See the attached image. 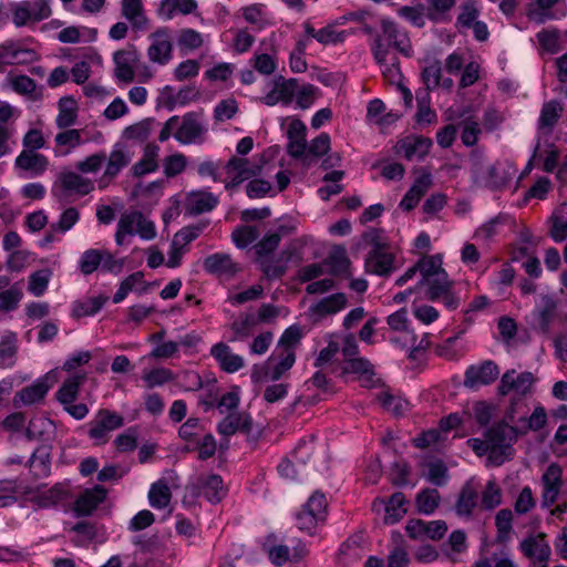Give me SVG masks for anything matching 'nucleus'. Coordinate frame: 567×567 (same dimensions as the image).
<instances>
[{"mask_svg": "<svg viewBox=\"0 0 567 567\" xmlns=\"http://www.w3.org/2000/svg\"><path fill=\"white\" fill-rule=\"evenodd\" d=\"M381 32L375 33L371 44V51L375 62L384 65L388 56H391L390 49L394 48L404 56H411L412 45L406 33L401 32L394 21L383 18L380 21Z\"/></svg>", "mask_w": 567, "mask_h": 567, "instance_id": "f257e3e1", "label": "nucleus"}, {"mask_svg": "<svg viewBox=\"0 0 567 567\" xmlns=\"http://www.w3.org/2000/svg\"><path fill=\"white\" fill-rule=\"evenodd\" d=\"M519 429L512 426L505 421H499L484 431V437L491 450V461L502 465L514 455L513 444L517 441Z\"/></svg>", "mask_w": 567, "mask_h": 567, "instance_id": "f03ea898", "label": "nucleus"}, {"mask_svg": "<svg viewBox=\"0 0 567 567\" xmlns=\"http://www.w3.org/2000/svg\"><path fill=\"white\" fill-rule=\"evenodd\" d=\"M328 515L326 495L316 491L296 513V525L299 530L315 535L317 527L323 525Z\"/></svg>", "mask_w": 567, "mask_h": 567, "instance_id": "7ed1b4c3", "label": "nucleus"}, {"mask_svg": "<svg viewBox=\"0 0 567 567\" xmlns=\"http://www.w3.org/2000/svg\"><path fill=\"white\" fill-rule=\"evenodd\" d=\"M471 163L472 178L480 187L497 189L505 186L511 178L498 164L484 165L483 157L478 153L472 154Z\"/></svg>", "mask_w": 567, "mask_h": 567, "instance_id": "20e7f679", "label": "nucleus"}, {"mask_svg": "<svg viewBox=\"0 0 567 567\" xmlns=\"http://www.w3.org/2000/svg\"><path fill=\"white\" fill-rule=\"evenodd\" d=\"M93 189L94 184L91 179L72 171H63L58 175L51 192L53 197L59 202H63L72 194L85 196Z\"/></svg>", "mask_w": 567, "mask_h": 567, "instance_id": "39448f33", "label": "nucleus"}, {"mask_svg": "<svg viewBox=\"0 0 567 567\" xmlns=\"http://www.w3.org/2000/svg\"><path fill=\"white\" fill-rule=\"evenodd\" d=\"M124 425V417L109 409H100L89 423V437L95 445H104L110 440V433Z\"/></svg>", "mask_w": 567, "mask_h": 567, "instance_id": "423d86ee", "label": "nucleus"}, {"mask_svg": "<svg viewBox=\"0 0 567 567\" xmlns=\"http://www.w3.org/2000/svg\"><path fill=\"white\" fill-rule=\"evenodd\" d=\"M275 360L276 355L274 353L264 364H255L251 370V380L256 383L264 379H270L272 381L279 380L292 368L296 355L293 350L282 349L278 354V362L272 364Z\"/></svg>", "mask_w": 567, "mask_h": 567, "instance_id": "0eeeda50", "label": "nucleus"}, {"mask_svg": "<svg viewBox=\"0 0 567 567\" xmlns=\"http://www.w3.org/2000/svg\"><path fill=\"white\" fill-rule=\"evenodd\" d=\"M52 14L49 0H25L17 3L12 10V22L17 28L38 23Z\"/></svg>", "mask_w": 567, "mask_h": 567, "instance_id": "6e6552de", "label": "nucleus"}, {"mask_svg": "<svg viewBox=\"0 0 567 567\" xmlns=\"http://www.w3.org/2000/svg\"><path fill=\"white\" fill-rule=\"evenodd\" d=\"M208 132L204 122L203 114L198 112H188L183 118L179 127L174 133V137L181 144H202L206 140Z\"/></svg>", "mask_w": 567, "mask_h": 567, "instance_id": "1a4fd4ad", "label": "nucleus"}, {"mask_svg": "<svg viewBox=\"0 0 567 567\" xmlns=\"http://www.w3.org/2000/svg\"><path fill=\"white\" fill-rule=\"evenodd\" d=\"M499 369L492 360L483 361L480 364L470 365L464 373V386L477 389L482 385H488L497 380Z\"/></svg>", "mask_w": 567, "mask_h": 567, "instance_id": "9d476101", "label": "nucleus"}, {"mask_svg": "<svg viewBox=\"0 0 567 567\" xmlns=\"http://www.w3.org/2000/svg\"><path fill=\"white\" fill-rule=\"evenodd\" d=\"M152 41L147 49V55L151 62L159 65L167 64L173 56V44L168 28H159L151 33Z\"/></svg>", "mask_w": 567, "mask_h": 567, "instance_id": "9b49d317", "label": "nucleus"}, {"mask_svg": "<svg viewBox=\"0 0 567 567\" xmlns=\"http://www.w3.org/2000/svg\"><path fill=\"white\" fill-rule=\"evenodd\" d=\"M364 267L369 274L388 277L398 269L395 255L390 247L371 249L365 258Z\"/></svg>", "mask_w": 567, "mask_h": 567, "instance_id": "f8f14e48", "label": "nucleus"}, {"mask_svg": "<svg viewBox=\"0 0 567 567\" xmlns=\"http://www.w3.org/2000/svg\"><path fill=\"white\" fill-rule=\"evenodd\" d=\"M406 534L413 539H441L447 532L444 520L424 522L422 519H410L405 526Z\"/></svg>", "mask_w": 567, "mask_h": 567, "instance_id": "ddd939ff", "label": "nucleus"}, {"mask_svg": "<svg viewBox=\"0 0 567 567\" xmlns=\"http://www.w3.org/2000/svg\"><path fill=\"white\" fill-rule=\"evenodd\" d=\"M561 475L563 470L557 463L549 464L544 472L542 476L544 506H551L557 501L563 485Z\"/></svg>", "mask_w": 567, "mask_h": 567, "instance_id": "4468645a", "label": "nucleus"}, {"mask_svg": "<svg viewBox=\"0 0 567 567\" xmlns=\"http://www.w3.org/2000/svg\"><path fill=\"white\" fill-rule=\"evenodd\" d=\"M534 381L535 379L532 372L525 371L516 374L515 370H508L501 378V382L497 388L498 394L507 395L509 392L515 391L516 393L524 395L530 390Z\"/></svg>", "mask_w": 567, "mask_h": 567, "instance_id": "2eb2a0df", "label": "nucleus"}, {"mask_svg": "<svg viewBox=\"0 0 567 567\" xmlns=\"http://www.w3.org/2000/svg\"><path fill=\"white\" fill-rule=\"evenodd\" d=\"M557 308L558 302L554 297L549 295H543L540 297L532 312L533 320L538 331L545 334L549 332L550 324L556 318Z\"/></svg>", "mask_w": 567, "mask_h": 567, "instance_id": "dca6fc26", "label": "nucleus"}, {"mask_svg": "<svg viewBox=\"0 0 567 567\" xmlns=\"http://www.w3.org/2000/svg\"><path fill=\"white\" fill-rule=\"evenodd\" d=\"M132 158L133 152L124 143L114 144L109 157H106V166L101 181L115 178L123 168L130 165Z\"/></svg>", "mask_w": 567, "mask_h": 567, "instance_id": "f3484780", "label": "nucleus"}, {"mask_svg": "<svg viewBox=\"0 0 567 567\" xmlns=\"http://www.w3.org/2000/svg\"><path fill=\"white\" fill-rule=\"evenodd\" d=\"M522 553L538 563L542 567H547V563L550 556V547L546 542V536L539 533L535 536H528L522 540L520 545Z\"/></svg>", "mask_w": 567, "mask_h": 567, "instance_id": "a211bd4d", "label": "nucleus"}, {"mask_svg": "<svg viewBox=\"0 0 567 567\" xmlns=\"http://www.w3.org/2000/svg\"><path fill=\"white\" fill-rule=\"evenodd\" d=\"M432 141L427 137L409 135L395 145V152L402 154L408 161L423 158L430 151Z\"/></svg>", "mask_w": 567, "mask_h": 567, "instance_id": "6ab92c4d", "label": "nucleus"}, {"mask_svg": "<svg viewBox=\"0 0 567 567\" xmlns=\"http://www.w3.org/2000/svg\"><path fill=\"white\" fill-rule=\"evenodd\" d=\"M307 127L301 120H292L287 131L288 144L287 153L296 159H302L306 155L307 140H306Z\"/></svg>", "mask_w": 567, "mask_h": 567, "instance_id": "aec40b11", "label": "nucleus"}, {"mask_svg": "<svg viewBox=\"0 0 567 567\" xmlns=\"http://www.w3.org/2000/svg\"><path fill=\"white\" fill-rule=\"evenodd\" d=\"M106 489L101 485L85 489L74 502L73 511L76 516H89L104 502Z\"/></svg>", "mask_w": 567, "mask_h": 567, "instance_id": "412c9836", "label": "nucleus"}, {"mask_svg": "<svg viewBox=\"0 0 567 567\" xmlns=\"http://www.w3.org/2000/svg\"><path fill=\"white\" fill-rule=\"evenodd\" d=\"M252 427V419L245 412L229 413L218 424L217 432L224 437L234 435L236 432L249 434Z\"/></svg>", "mask_w": 567, "mask_h": 567, "instance_id": "4be33fe9", "label": "nucleus"}, {"mask_svg": "<svg viewBox=\"0 0 567 567\" xmlns=\"http://www.w3.org/2000/svg\"><path fill=\"white\" fill-rule=\"evenodd\" d=\"M121 14L130 22L133 30H147L150 20L142 0H121Z\"/></svg>", "mask_w": 567, "mask_h": 567, "instance_id": "5701e85b", "label": "nucleus"}, {"mask_svg": "<svg viewBox=\"0 0 567 567\" xmlns=\"http://www.w3.org/2000/svg\"><path fill=\"white\" fill-rule=\"evenodd\" d=\"M14 166L29 172L31 176H40L47 171L49 159L43 154L33 152V150H23L17 156Z\"/></svg>", "mask_w": 567, "mask_h": 567, "instance_id": "b1692460", "label": "nucleus"}, {"mask_svg": "<svg viewBox=\"0 0 567 567\" xmlns=\"http://www.w3.org/2000/svg\"><path fill=\"white\" fill-rule=\"evenodd\" d=\"M210 354L227 373H235L245 364L243 357L231 352L229 346L224 342L214 344Z\"/></svg>", "mask_w": 567, "mask_h": 567, "instance_id": "393cba45", "label": "nucleus"}, {"mask_svg": "<svg viewBox=\"0 0 567 567\" xmlns=\"http://www.w3.org/2000/svg\"><path fill=\"white\" fill-rule=\"evenodd\" d=\"M312 452V443H299L292 454L296 463L288 458L282 460L278 465L279 474L285 478L295 480L297 477L296 464L305 465Z\"/></svg>", "mask_w": 567, "mask_h": 567, "instance_id": "a878e982", "label": "nucleus"}, {"mask_svg": "<svg viewBox=\"0 0 567 567\" xmlns=\"http://www.w3.org/2000/svg\"><path fill=\"white\" fill-rule=\"evenodd\" d=\"M203 267L206 272L216 276H233L239 270L230 255L225 252H216L207 256L203 261Z\"/></svg>", "mask_w": 567, "mask_h": 567, "instance_id": "bb28decb", "label": "nucleus"}, {"mask_svg": "<svg viewBox=\"0 0 567 567\" xmlns=\"http://www.w3.org/2000/svg\"><path fill=\"white\" fill-rule=\"evenodd\" d=\"M47 380V378H42L16 393L13 399L14 406L20 408L21 404L31 405L42 401L50 389Z\"/></svg>", "mask_w": 567, "mask_h": 567, "instance_id": "cd10ccee", "label": "nucleus"}, {"mask_svg": "<svg viewBox=\"0 0 567 567\" xmlns=\"http://www.w3.org/2000/svg\"><path fill=\"white\" fill-rule=\"evenodd\" d=\"M218 204V198L206 190H194L187 195L186 209L190 215H199L213 210Z\"/></svg>", "mask_w": 567, "mask_h": 567, "instance_id": "c85d7f7f", "label": "nucleus"}, {"mask_svg": "<svg viewBox=\"0 0 567 567\" xmlns=\"http://www.w3.org/2000/svg\"><path fill=\"white\" fill-rule=\"evenodd\" d=\"M293 250L286 248L284 249L276 260H260V268L264 275L270 279L281 278L288 270V264L291 260Z\"/></svg>", "mask_w": 567, "mask_h": 567, "instance_id": "c756f323", "label": "nucleus"}, {"mask_svg": "<svg viewBox=\"0 0 567 567\" xmlns=\"http://www.w3.org/2000/svg\"><path fill=\"white\" fill-rule=\"evenodd\" d=\"M85 373L73 374L66 378L55 393L56 400L62 405H69V403H73L78 399L80 389L85 382Z\"/></svg>", "mask_w": 567, "mask_h": 567, "instance_id": "7c9ffc66", "label": "nucleus"}, {"mask_svg": "<svg viewBox=\"0 0 567 567\" xmlns=\"http://www.w3.org/2000/svg\"><path fill=\"white\" fill-rule=\"evenodd\" d=\"M197 8L196 0H162L157 14L164 20L173 19L177 13L189 14Z\"/></svg>", "mask_w": 567, "mask_h": 567, "instance_id": "2f4dec72", "label": "nucleus"}, {"mask_svg": "<svg viewBox=\"0 0 567 567\" xmlns=\"http://www.w3.org/2000/svg\"><path fill=\"white\" fill-rule=\"evenodd\" d=\"M384 505V523L388 525L396 524L406 513V498L403 493L396 492L391 495L388 502H382Z\"/></svg>", "mask_w": 567, "mask_h": 567, "instance_id": "473e14b6", "label": "nucleus"}, {"mask_svg": "<svg viewBox=\"0 0 567 567\" xmlns=\"http://www.w3.org/2000/svg\"><path fill=\"white\" fill-rule=\"evenodd\" d=\"M34 51L21 49L13 41H6L0 44V62L6 64L20 63L33 60Z\"/></svg>", "mask_w": 567, "mask_h": 567, "instance_id": "72a5a7b5", "label": "nucleus"}, {"mask_svg": "<svg viewBox=\"0 0 567 567\" xmlns=\"http://www.w3.org/2000/svg\"><path fill=\"white\" fill-rule=\"evenodd\" d=\"M423 63L421 76L427 92L441 85L442 63L434 56H426Z\"/></svg>", "mask_w": 567, "mask_h": 567, "instance_id": "f704fd0d", "label": "nucleus"}, {"mask_svg": "<svg viewBox=\"0 0 567 567\" xmlns=\"http://www.w3.org/2000/svg\"><path fill=\"white\" fill-rule=\"evenodd\" d=\"M347 306V297L342 292L333 293L329 297L322 298L316 305L311 306V311L313 315H318L320 317L334 315Z\"/></svg>", "mask_w": 567, "mask_h": 567, "instance_id": "c9c22d12", "label": "nucleus"}, {"mask_svg": "<svg viewBox=\"0 0 567 567\" xmlns=\"http://www.w3.org/2000/svg\"><path fill=\"white\" fill-rule=\"evenodd\" d=\"M202 492L210 503H219L226 495L223 478L217 474L202 476L199 478Z\"/></svg>", "mask_w": 567, "mask_h": 567, "instance_id": "e433bc0d", "label": "nucleus"}, {"mask_svg": "<svg viewBox=\"0 0 567 567\" xmlns=\"http://www.w3.org/2000/svg\"><path fill=\"white\" fill-rule=\"evenodd\" d=\"M68 497V489L64 484L56 483L51 488L37 492V494L33 496L32 501L34 504H37L39 507H51L55 506L61 501L65 499Z\"/></svg>", "mask_w": 567, "mask_h": 567, "instance_id": "4c0bfd02", "label": "nucleus"}, {"mask_svg": "<svg viewBox=\"0 0 567 567\" xmlns=\"http://www.w3.org/2000/svg\"><path fill=\"white\" fill-rule=\"evenodd\" d=\"M58 105L56 126L59 128H66L75 124L78 117L76 101L72 96H63L59 100Z\"/></svg>", "mask_w": 567, "mask_h": 567, "instance_id": "58836bf2", "label": "nucleus"}, {"mask_svg": "<svg viewBox=\"0 0 567 567\" xmlns=\"http://www.w3.org/2000/svg\"><path fill=\"white\" fill-rule=\"evenodd\" d=\"M29 467L35 478L47 477L50 474L51 462L48 447H38L29 458Z\"/></svg>", "mask_w": 567, "mask_h": 567, "instance_id": "ea45409f", "label": "nucleus"}, {"mask_svg": "<svg viewBox=\"0 0 567 567\" xmlns=\"http://www.w3.org/2000/svg\"><path fill=\"white\" fill-rule=\"evenodd\" d=\"M549 235L556 243L567 239V204H561L550 216Z\"/></svg>", "mask_w": 567, "mask_h": 567, "instance_id": "a19ab883", "label": "nucleus"}, {"mask_svg": "<svg viewBox=\"0 0 567 567\" xmlns=\"http://www.w3.org/2000/svg\"><path fill=\"white\" fill-rule=\"evenodd\" d=\"M477 505V492L476 489L470 484L466 483L457 497L456 504H455V511L458 516H466L470 517L473 513V509Z\"/></svg>", "mask_w": 567, "mask_h": 567, "instance_id": "79ce46f5", "label": "nucleus"}, {"mask_svg": "<svg viewBox=\"0 0 567 567\" xmlns=\"http://www.w3.org/2000/svg\"><path fill=\"white\" fill-rule=\"evenodd\" d=\"M228 174H235L244 179H250L260 174L261 167L250 165L247 158L231 156L225 165Z\"/></svg>", "mask_w": 567, "mask_h": 567, "instance_id": "37998d69", "label": "nucleus"}, {"mask_svg": "<svg viewBox=\"0 0 567 567\" xmlns=\"http://www.w3.org/2000/svg\"><path fill=\"white\" fill-rule=\"evenodd\" d=\"M416 265L421 274V279L417 281L416 288L423 287L429 279L437 276L439 271H445L442 268V259L437 255L420 259Z\"/></svg>", "mask_w": 567, "mask_h": 567, "instance_id": "c03bdc74", "label": "nucleus"}, {"mask_svg": "<svg viewBox=\"0 0 567 567\" xmlns=\"http://www.w3.org/2000/svg\"><path fill=\"white\" fill-rule=\"evenodd\" d=\"M453 281L449 279L446 271H439V275L429 279L424 286L426 289V298L431 301L439 300L443 293L452 288Z\"/></svg>", "mask_w": 567, "mask_h": 567, "instance_id": "a18cd8bd", "label": "nucleus"}, {"mask_svg": "<svg viewBox=\"0 0 567 567\" xmlns=\"http://www.w3.org/2000/svg\"><path fill=\"white\" fill-rule=\"evenodd\" d=\"M330 142L328 133H320L309 145L307 144L306 155L302 157L303 163L310 165L313 158L328 154Z\"/></svg>", "mask_w": 567, "mask_h": 567, "instance_id": "49530a36", "label": "nucleus"}, {"mask_svg": "<svg viewBox=\"0 0 567 567\" xmlns=\"http://www.w3.org/2000/svg\"><path fill=\"white\" fill-rule=\"evenodd\" d=\"M17 351V336L14 333L3 336L0 341V368L13 367Z\"/></svg>", "mask_w": 567, "mask_h": 567, "instance_id": "de8ad7c7", "label": "nucleus"}, {"mask_svg": "<svg viewBox=\"0 0 567 567\" xmlns=\"http://www.w3.org/2000/svg\"><path fill=\"white\" fill-rule=\"evenodd\" d=\"M561 112L563 107L557 101H549L544 103L538 120L539 130L547 128L550 131L560 117Z\"/></svg>", "mask_w": 567, "mask_h": 567, "instance_id": "09e8293b", "label": "nucleus"}, {"mask_svg": "<svg viewBox=\"0 0 567 567\" xmlns=\"http://www.w3.org/2000/svg\"><path fill=\"white\" fill-rule=\"evenodd\" d=\"M378 401L384 410L391 412L395 416H401L409 410V402L405 399L393 395L388 391L379 393Z\"/></svg>", "mask_w": 567, "mask_h": 567, "instance_id": "8fccbe9b", "label": "nucleus"}, {"mask_svg": "<svg viewBox=\"0 0 567 567\" xmlns=\"http://www.w3.org/2000/svg\"><path fill=\"white\" fill-rule=\"evenodd\" d=\"M257 324L256 317L254 315H246L238 320H235L230 329L233 337L229 339L230 342L244 341L251 336L254 327Z\"/></svg>", "mask_w": 567, "mask_h": 567, "instance_id": "3c124183", "label": "nucleus"}, {"mask_svg": "<svg viewBox=\"0 0 567 567\" xmlns=\"http://www.w3.org/2000/svg\"><path fill=\"white\" fill-rule=\"evenodd\" d=\"M106 300V297L97 296L75 302L72 308V316L76 318L94 316L102 309Z\"/></svg>", "mask_w": 567, "mask_h": 567, "instance_id": "603ef678", "label": "nucleus"}, {"mask_svg": "<svg viewBox=\"0 0 567 567\" xmlns=\"http://www.w3.org/2000/svg\"><path fill=\"white\" fill-rule=\"evenodd\" d=\"M547 415L543 406H536L529 417L522 415L518 417V422L522 424L519 434H525L528 431H539L546 424Z\"/></svg>", "mask_w": 567, "mask_h": 567, "instance_id": "864d4df0", "label": "nucleus"}, {"mask_svg": "<svg viewBox=\"0 0 567 567\" xmlns=\"http://www.w3.org/2000/svg\"><path fill=\"white\" fill-rule=\"evenodd\" d=\"M171 491L164 481L154 483L148 492V501L152 507L162 509L171 502Z\"/></svg>", "mask_w": 567, "mask_h": 567, "instance_id": "5fc2aeb1", "label": "nucleus"}, {"mask_svg": "<svg viewBox=\"0 0 567 567\" xmlns=\"http://www.w3.org/2000/svg\"><path fill=\"white\" fill-rule=\"evenodd\" d=\"M154 118H144L135 124L127 126L123 131V137L136 142H145L152 132Z\"/></svg>", "mask_w": 567, "mask_h": 567, "instance_id": "6e6d98bb", "label": "nucleus"}, {"mask_svg": "<svg viewBox=\"0 0 567 567\" xmlns=\"http://www.w3.org/2000/svg\"><path fill=\"white\" fill-rule=\"evenodd\" d=\"M208 226V221H198L193 225H188L183 227L174 235V245H181L184 248H187L188 244L195 240Z\"/></svg>", "mask_w": 567, "mask_h": 567, "instance_id": "4d7b16f0", "label": "nucleus"}, {"mask_svg": "<svg viewBox=\"0 0 567 567\" xmlns=\"http://www.w3.org/2000/svg\"><path fill=\"white\" fill-rule=\"evenodd\" d=\"M250 65L261 75H270L277 68L275 54L256 50L250 59Z\"/></svg>", "mask_w": 567, "mask_h": 567, "instance_id": "13d9d810", "label": "nucleus"}, {"mask_svg": "<svg viewBox=\"0 0 567 567\" xmlns=\"http://www.w3.org/2000/svg\"><path fill=\"white\" fill-rule=\"evenodd\" d=\"M416 507L420 513L430 515L434 513L440 503V494L434 488H424L416 495Z\"/></svg>", "mask_w": 567, "mask_h": 567, "instance_id": "bf43d9fd", "label": "nucleus"}, {"mask_svg": "<svg viewBox=\"0 0 567 567\" xmlns=\"http://www.w3.org/2000/svg\"><path fill=\"white\" fill-rule=\"evenodd\" d=\"M23 297L19 284L11 285L8 289L0 292V311L10 312L18 308Z\"/></svg>", "mask_w": 567, "mask_h": 567, "instance_id": "052dcab7", "label": "nucleus"}, {"mask_svg": "<svg viewBox=\"0 0 567 567\" xmlns=\"http://www.w3.org/2000/svg\"><path fill=\"white\" fill-rule=\"evenodd\" d=\"M103 260L102 249H87L85 250L79 261L80 270L83 275L87 276L93 274L100 267Z\"/></svg>", "mask_w": 567, "mask_h": 567, "instance_id": "680f3d73", "label": "nucleus"}, {"mask_svg": "<svg viewBox=\"0 0 567 567\" xmlns=\"http://www.w3.org/2000/svg\"><path fill=\"white\" fill-rule=\"evenodd\" d=\"M502 503V492L499 486L494 480L486 483L482 493V508L492 511Z\"/></svg>", "mask_w": 567, "mask_h": 567, "instance_id": "e2e57ef3", "label": "nucleus"}, {"mask_svg": "<svg viewBox=\"0 0 567 567\" xmlns=\"http://www.w3.org/2000/svg\"><path fill=\"white\" fill-rule=\"evenodd\" d=\"M427 467L426 480L436 486H443L449 480L446 465L441 460H434L425 465Z\"/></svg>", "mask_w": 567, "mask_h": 567, "instance_id": "0e129e2a", "label": "nucleus"}, {"mask_svg": "<svg viewBox=\"0 0 567 567\" xmlns=\"http://www.w3.org/2000/svg\"><path fill=\"white\" fill-rule=\"evenodd\" d=\"M460 126L462 128V143L467 147L474 146L477 143L478 136L482 132L478 122L473 117H466L461 122Z\"/></svg>", "mask_w": 567, "mask_h": 567, "instance_id": "69168bd1", "label": "nucleus"}, {"mask_svg": "<svg viewBox=\"0 0 567 567\" xmlns=\"http://www.w3.org/2000/svg\"><path fill=\"white\" fill-rule=\"evenodd\" d=\"M327 264L330 266V272L334 276L348 277L350 275V260L344 249L332 252L327 259Z\"/></svg>", "mask_w": 567, "mask_h": 567, "instance_id": "338daca9", "label": "nucleus"}, {"mask_svg": "<svg viewBox=\"0 0 567 567\" xmlns=\"http://www.w3.org/2000/svg\"><path fill=\"white\" fill-rule=\"evenodd\" d=\"M50 271L42 269L34 271L29 277L28 290L35 297L42 296L49 285Z\"/></svg>", "mask_w": 567, "mask_h": 567, "instance_id": "774afa93", "label": "nucleus"}]
</instances>
